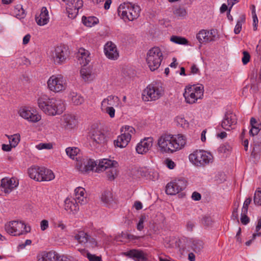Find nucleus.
I'll return each instance as SVG.
<instances>
[{
	"instance_id": "obj_23",
	"label": "nucleus",
	"mask_w": 261,
	"mask_h": 261,
	"mask_svg": "<svg viewBox=\"0 0 261 261\" xmlns=\"http://www.w3.org/2000/svg\"><path fill=\"white\" fill-rule=\"evenodd\" d=\"M119 98L114 95H109L103 99L101 103V108L117 107L119 103Z\"/></svg>"
},
{
	"instance_id": "obj_41",
	"label": "nucleus",
	"mask_w": 261,
	"mask_h": 261,
	"mask_svg": "<svg viewBox=\"0 0 261 261\" xmlns=\"http://www.w3.org/2000/svg\"><path fill=\"white\" fill-rule=\"evenodd\" d=\"M67 155L71 159H74L80 151L77 147H67L66 150Z\"/></svg>"
},
{
	"instance_id": "obj_51",
	"label": "nucleus",
	"mask_w": 261,
	"mask_h": 261,
	"mask_svg": "<svg viewBox=\"0 0 261 261\" xmlns=\"http://www.w3.org/2000/svg\"><path fill=\"white\" fill-rule=\"evenodd\" d=\"M115 107H111L110 108H102L101 110L102 111L108 114L111 118H114L115 115Z\"/></svg>"
},
{
	"instance_id": "obj_28",
	"label": "nucleus",
	"mask_w": 261,
	"mask_h": 261,
	"mask_svg": "<svg viewBox=\"0 0 261 261\" xmlns=\"http://www.w3.org/2000/svg\"><path fill=\"white\" fill-rule=\"evenodd\" d=\"M121 135L119 136L117 140L115 141V145L120 148L125 147L130 140V137L127 134H124L123 132Z\"/></svg>"
},
{
	"instance_id": "obj_47",
	"label": "nucleus",
	"mask_w": 261,
	"mask_h": 261,
	"mask_svg": "<svg viewBox=\"0 0 261 261\" xmlns=\"http://www.w3.org/2000/svg\"><path fill=\"white\" fill-rule=\"evenodd\" d=\"M66 11L69 18H74L79 13V10L76 9L72 8L69 6H67Z\"/></svg>"
},
{
	"instance_id": "obj_48",
	"label": "nucleus",
	"mask_w": 261,
	"mask_h": 261,
	"mask_svg": "<svg viewBox=\"0 0 261 261\" xmlns=\"http://www.w3.org/2000/svg\"><path fill=\"white\" fill-rule=\"evenodd\" d=\"M121 131L124 134H127L130 137V138H132V134H134L136 132L133 127L128 125L123 126L121 129Z\"/></svg>"
},
{
	"instance_id": "obj_61",
	"label": "nucleus",
	"mask_w": 261,
	"mask_h": 261,
	"mask_svg": "<svg viewBox=\"0 0 261 261\" xmlns=\"http://www.w3.org/2000/svg\"><path fill=\"white\" fill-rule=\"evenodd\" d=\"M261 128V127H255L254 126L253 128H251V129L249 131V133L250 135H252L253 136H257L259 135V132Z\"/></svg>"
},
{
	"instance_id": "obj_42",
	"label": "nucleus",
	"mask_w": 261,
	"mask_h": 261,
	"mask_svg": "<svg viewBox=\"0 0 261 261\" xmlns=\"http://www.w3.org/2000/svg\"><path fill=\"white\" fill-rule=\"evenodd\" d=\"M170 40L172 42L178 44L186 45L188 43V41L187 39L184 37L177 36H172L170 38Z\"/></svg>"
},
{
	"instance_id": "obj_43",
	"label": "nucleus",
	"mask_w": 261,
	"mask_h": 261,
	"mask_svg": "<svg viewBox=\"0 0 261 261\" xmlns=\"http://www.w3.org/2000/svg\"><path fill=\"white\" fill-rule=\"evenodd\" d=\"M231 149L232 147L230 144L225 143L220 145L218 148V151L221 153L228 154L230 152Z\"/></svg>"
},
{
	"instance_id": "obj_4",
	"label": "nucleus",
	"mask_w": 261,
	"mask_h": 261,
	"mask_svg": "<svg viewBox=\"0 0 261 261\" xmlns=\"http://www.w3.org/2000/svg\"><path fill=\"white\" fill-rule=\"evenodd\" d=\"M5 229L9 234L13 236H20L30 232L31 228L22 221H12L5 225Z\"/></svg>"
},
{
	"instance_id": "obj_9",
	"label": "nucleus",
	"mask_w": 261,
	"mask_h": 261,
	"mask_svg": "<svg viewBox=\"0 0 261 261\" xmlns=\"http://www.w3.org/2000/svg\"><path fill=\"white\" fill-rule=\"evenodd\" d=\"M49 89L55 92L62 91L66 88L65 79L61 75H52L47 81Z\"/></svg>"
},
{
	"instance_id": "obj_35",
	"label": "nucleus",
	"mask_w": 261,
	"mask_h": 261,
	"mask_svg": "<svg viewBox=\"0 0 261 261\" xmlns=\"http://www.w3.org/2000/svg\"><path fill=\"white\" fill-rule=\"evenodd\" d=\"M172 182L176 188L177 193L185 189L187 186V181L184 178L175 179Z\"/></svg>"
},
{
	"instance_id": "obj_57",
	"label": "nucleus",
	"mask_w": 261,
	"mask_h": 261,
	"mask_svg": "<svg viewBox=\"0 0 261 261\" xmlns=\"http://www.w3.org/2000/svg\"><path fill=\"white\" fill-rule=\"evenodd\" d=\"M145 219V217L143 216H141L139 218V222L137 224V229L141 231L144 228L143 223L144 222V220Z\"/></svg>"
},
{
	"instance_id": "obj_12",
	"label": "nucleus",
	"mask_w": 261,
	"mask_h": 261,
	"mask_svg": "<svg viewBox=\"0 0 261 261\" xmlns=\"http://www.w3.org/2000/svg\"><path fill=\"white\" fill-rule=\"evenodd\" d=\"M18 180L14 177H5L1 180L0 186V195L3 192L5 194H9L18 186Z\"/></svg>"
},
{
	"instance_id": "obj_16",
	"label": "nucleus",
	"mask_w": 261,
	"mask_h": 261,
	"mask_svg": "<svg viewBox=\"0 0 261 261\" xmlns=\"http://www.w3.org/2000/svg\"><path fill=\"white\" fill-rule=\"evenodd\" d=\"M106 56L112 60H116L119 57V53L115 44L112 42H107L104 47Z\"/></svg>"
},
{
	"instance_id": "obj_62",
	"label": "nucleus",
	"mask_w": 261,
	"mask_h": 261,
	"mask_svg": "<svg viewBox=\"0 0 261 261\" xmlns=\"http://www.w3.org/2000/svg\"><path fill=\"white\" fill-rule=\"evenodd\" d=\"M88 242H89L90 246L92 248H94L97 246V242L96 240L94 238L90 237V236H89Z\"/></svg>"
},
{
	"instance_id": "obj_27",
	"label": "nucleus",
	"mask_w": 261,
	"mask_h": 261,
	"mask_svg": "<svg viewBox=\"0 0 261 261\" xmlns=\"http://www.w3.org/2000/svg\"><path fill=\"white\" fill-rule=\"evenodd\" d=\"M78 203L74 199L67 198L65 200V210L69 213L74 214L79 209Z\"/></svg>"
},
{
	"instance_id": "obj_19",
	"label": "nucleus",
	"mask_w": 261,
	"mask_h": 261,
	"mask_svg": "<svg viewBox=\"0 0 261 261\" xmlns=\"http://www.w3.org/2000/svg\"><path fill=\"white\" fill-rule=\"evenodd\" d=\"M124 254L135 261H147L146 254L142 250L132 249L124 253Z\"/></svg>"
},
{
	"instance_id": "obj_10",
	"label": "nucleus",
	"mask_w": 261,
	"mask_h": 261,
	"mask_svg": "<svg viewBox=\"0 0 261 261\" xmlns=\"http://www.w3.org/2000/svg\"><path fill=\"white\" fill-rule=\"evenodd\" d=\"M67 56V49L62 46L54 47L49 53V57L55 64H63Z\"/></svg>"
},
{
	"instance_id": "obj_52",
	"label": "nucleus",
	"mask_w": 261,
	"mask_h": 261,
	"mask_svg": "<svg viewBox=\"0 0 261 261\" xmlns=\"http://www.w3.org/2000/svg\"><path fill=\"white\" fill-rule=\"evenodd\" d=\"M251 198H248L245 200L244 204H243V207L242 208V211H243V214L247 213L248 206L250 204V203H251Z\"/></svg>"
},
{
	"instance_id": "obj_24",
	"label": "nucleus",
	"mask_w": 261,
	"mask_h": 261,
	"mask_svg": "<svg viewBox=\"0 0 261 261\" xmlns=\"http://www.w3.org/2000/svg\"><path fill=\"white\" fill-rule=\"evenodd\" d=\"M91 139L93 141V145L103 144L107 141L105 134L99 130H94L91 136Z\"/></svg>"
},
{
	"instance_id": "obj_25",
	"label": "nucleus",
	"mask_w": 261,
	"mask_h": 261,
	"mask_svg": "<svg viewBox=\"0 0 261 261\" xmlns=\"http://www.w3.org/2000/svg\"><path fill=\"white\" fill-rule=\"evenodd\" d=\"M75 197L74 199L81 205L86 204L88 202V199L85 193L84 188L79 187L74 190Z\"/></svg>"
},
{
	"instance_id": "obj_22",
	"label": "nucleus",
	"mask_w": 261,
	"mask_h": 261,
	"mask_svg": "<svg viewBox=\"0 0 261 261\" xmlns=\"http://www.w3.org/2000/svg\"><path fill=\"white\" fill-rule=\"evenodd\" d=\"M62 124L67 129L74 128L77 123V120L74 115L65 114L61 119Z\"/></svg>"
},
{
	"instance_id": "obj_38",
	"label": "nucleus",
	"mask_w": 261,
	"mask_h": 261,
	"mask_svg": "<svg viewBox=\"0 0 261 261\" xmlns=\"http://www.w3.org/2000/svg\"><path fill=\"white\" fill-rule=\"evenodd\" d=\"M117 166H114L107 170V177L109 180L111 181L113 180L117 176L118 173V170L117 168Z\"/></svg>"
},
{
	"instance_id": "obj_58",
	"label": "nucleus",
	"mask_w": 261,
	"mask_h": 261,
	"mask_svg": "<svg viewBox=\"0 0 261 261\" xmlns=\"http://www.w3.org/2000/svg\"><path fill=\"white\" fill-rule=\"evenodd\" d=\"M37 148L39 150L43 149H50L52 147V145L49 143H40L36 146Z\"/></svg>"
},
{
	"instance_id": "obj_29",
	"label": "nucleus",
	"mask_w": 261,
	"mask_h": 261,
	"mask_svg": "<svg viewBox=\"0 0 261 261\" xmlns=\"http://www.w3.org/2000/svg\"><path fill=\"white\" fill-rule=\"evenodd\" d=\"M41 168V167L37 166H34L29 168L28 174L29 176L36 181H42V177L41 178L40 175V173H41V172H40Z\"/></svg>"
},
{
	"instance_id": "obj_55",
	"label": "nucleus",
	"mask_w": 261,
	"mask_h": 261,
	"mask_svg": "<svg viewBox=\"0 0 261 261\" xmlns=\"http://www.w3.org/2000/svg\"><path fill=\"white\" fill-rule=\"evenodd\" d=\"M201 222L203 225L209 226L212 225L213 221L210 217L205 216L203 217Z\"/></svg>"
},
{
	"instance_id": "obj_1",
	"label": "nucleus",
	"mask_w": 261,
	"mask_h": 261,
	"mask_svg": "<svg viewBox=\"0 0 261 261\" xmlns=\"http://www.w3.org/2000/svg\"><path fill=\"white\" fill-rule=\"evenodd\" d=\"M186 142V137L182 134H163L158 140V149L162 153H172L181 149Z\"/></svg>"
},
{
	"instance_id": "obj_2",
	"label": "nucleus",
	"mask_w": 261,
	"mask_h": 261,
	"mask_svg": "<svg viewBox=\"0 0 261 261\" xmlns=\"http://www.w3.org/2000/svg\"><path fill=\"white\" fill-rule=\"evenodd\" d=\"M37 102L39 108L48 115L60 114L65 110V105L62 100L49 98L46 95H42L38 98Z\"/></svg>"
},
{
	"instance_id": "obj_7",
	"label": "nucleus",
	"mask_w": 261,
	"mask_h": 261,
	"mask_svg": "<svg viewBox=\"0 0 261 261\" xmlns=\"http://www.w3.org/2000/svg\"><path fill=\"white\" fill-rule=\"evenodd\" d=\"M212 155L203 150H196L189 155V160L194 165L204 167L213 162Z\"/></svg>"
},
{
	"instance_id": "obj_30",
	"label": "nucleus",
	"mask_w": 261,
	"mask_h": 261,
	"mask_svg": "<svg viewBox=\"0 0 261 261\" xmlns=\"http://www.w3.org/2000/svg\"><path fill=\"white\" fill-rule=\"evenodd\" d=\"M82 77L85 81L90 82L92 81L95 77V75L92 72L91 69L89 67L83 66L80 71Z\"/></svg>"
},
{
	"instance_id": "obj_46",
	"label": "nucleus",
	"mask_w": 261,
	"mask_h": 261,
	"mask_svg": "<svg viewBox=\"0 0 261 261\" xmlns=\"http://www.w3.org/2000/svg\"><path fill=\"white\" fill-rule=\"evenodd\" d=\"M173 184L172 182H170L168 183L166 186V193L168 195H175L177 194V191L176 190V188L173 185Z\"/></svg>"
},
{
	"instance_id": "obj_54",
	"label": "nucleus",
	"mask_w": 261,
	"mask_h": 261,
	"mask_svg": "<svg viewBox=\"0 0 261 261\" xmlns=\"http://www.w3.org/2000/svg\"><path fill=\"white\" fill-rule=\"evenodd\" d=\"M87 257L89 261H102L101 257L92 254L89 252L87 253Z\"/></svg>"
},
{
	"instance_id": "obj_44",
	"label": "nucleus",
	"mask_w": 261,
	"mask_h": 261,
	"mask_svg": "<svg viewBox=\"0 0 261 261\" xmlns=\"http://www.w3.org/2000/svg\"><path fill=\"white\" fill-rule=\"evenodd\" d=\"M175 122L177 125L180 126L183 128L187 127L189 126L188 122L185 119L184 117L181 116L176 117Z\"/></svg>"
},
{
	"instance_id": "obj_37",
	"label": "nucleus",
	"mask_w": 261,
	"mask_h": 261,
	"mask_svg": "<svg viewBox=\"0 0 261 261\" xmlns=\"http://www.w3.org/2000/svg\"><path fill=\"white\" fill-rule=\"evenodd\" d=\"M67 6H69L72 8L76 9L79 10L83 6L82 0H64Z\"/></svg>"
},
{
	"instance_id": "obj_18",
	"label": "nucleus",
	"mask_w": 261,
	"mask_h": 261,
	"mask_svg": "<svg viewBox=\"0 0 261 261\" xmlns=\"http://www.w3.org/2000/svg\"><path fill=\"white\" fill-rule=\"evenodd\" d=\"M60 255L55 251L43 252L37 256L38 261H61Z\"/></svg>"
},
{
	"instance_id": "obj_21",
	"label": "nucleus",
	"mask_w": 261,
	"mask_h": 261,
	"mask_svg": "<svg viewBox=\"0 0 261 261\" xmlns=\"http://www.w3.org/2000/svg\"><path fill=\"white\" fill-rule=\"evenodd\" d=\"M76 57L78 59V62L83 66H86L91 60L89 51L84 48L79 49Z\"/></svg>"
},
{
	"instance_id": "obj_49",
	"label": "nucleus",
	"mask_w": 261,
	"mask_h": 261,
	"mask_svg": "<svg viewBox=\"0 0 261 261\" xmlns=\"http://www.w3.org/2000/svg\"><path fill=\"white\" fill-rule=\"evenodd\" d=\"M20 141V136L15 134L9 138V142L11 146L15 147L17 146Z\"/></svg>"
},
{
	"instance_id": "obj_14",
	"label": "nucleus",
	"mask_w": 261,
	"mask_h": 261,
	"mask_svg": "<svg viewBox=\"0 0 261 261\" xmlns=\"http://www.w3.org/2000/svg\"><path fill=\"white\" fill-rule=\"evenodd\" d=\"M237 123V118L236 114L230 111L226 112L224 117L222 121L221 126L226 130H230Z\"/></svg>"
},
{
	"instance_id": "obj_45",
	"label": "nucleus",
	"mask_w": 261,
	"mask_h": 261,
	"mask_svg": "<svg viewBox=\"0 0 261 261\" xmlns=\"http://www.w3.org/2000/svg\"><path fill=\"white\" fill-rule=\"evenodd\" d=\"M253 202L256 205H261V189L259 188L255 192Z\"/></svg>"
},
{
	"instance_id": "obj_63",
	"label": "nucleus",
	"mask_w": 261,
	"mask_h": 261,
	"mask_svg": "<svg viewBox=\"0 0 261 261\" xmlns=\"http://www.w3.org/2000/svg\"><path fill=\"white\" fill-rule=\"evenodd\" d=\"M253 137V144L261 145V134Z\"/></svg>"
},
{
	"instance_id": "obj_33",
	"label": "nucleus",
	"mask_w": 261,
	"mask_h": 261,
	"mask_svg": "<svg viewBox=\"0 0 261 261\" xmlns=\"http://www.w3.org/2000/svg\"><path fill=\"white\" fill-rule=\"evenodd\" d=\"M190 243L191 247L196 252H200L203 248V242L201 240L192 239Z\"/></svg>"
},
{
	"instance_id": "obj_6",
	"label": "nucleus",
	"mask_w": 261,
	"mask_h": 261,
	"mask_svg": "<svg viewBox=\"0 0 261 261\" xmlns=\"http://www.w3.org/2000/svg\"><path fill=\"white\" fill-rule=\"evenodd\" d=\"M163 58L162 52L158 47H153L148 51L146 60L150 70L154 71L160 67Z\"/></svg>"
},
{
	"instance_id": "obj_34",
	"label": "nucleus",
	"mask_w": 261,
	"mask_h": 261,
	"mask_svg": "<svg viewBox=\"0 0 261 261\" xmlns=\"http://www.w3.org/2000/svg\"><path fill=\"white\" fill-rule=\"evenodd\" d=\"M89 235L83 231H80L74 237L80 244H85L88 241Z\"/></svg>"
},
{
	"instance_id": "obj_53",
	"label": "nucleus",
	"mask_w": 261,
	"mask_h": 261,
	"mask_svg": "<svg viewBox=\"0 0 261 261\" xmlns=\"http://www.w3.org/2000/svg\"><path fill=\"white\" fill-rule=\"evenodd\" d=\"M243 54V57L242 59V61L244 65H246L250 61V56L247 51H244Z\"/></svg>"
},
{
	"instance_id": "obj_39",
	"label": "nucleus",
	"mask_w": 261,
	"mask_h": 261,
	"mask_svg": "<svg viewBox=\"0 0 261 261\" xmlns=\"http://www.w3.org/2000/svg\"><path fill=\"white\" fill-rule=\"evenodd\" d=\"M101 201L105 204H109L113 201L112 193L110 191H106L101 195Z\"/></svg>"
},
{
	"instance_id": "obj_3",
	"label": "nucleus",
	"mask_w": 261,
	"mask_h": 261,
	"mask_svg": "<svg viewBox=\"0 0 261 261\" xmlns=\"http://www.w3.org/2000/svg\"><path fill=\"white\" fill-rule=\"evenodd\" d=\"M140 10L138 5L130 3H124L119 6L118 13L125 21H133L139 17Z\"/></svg>"
},
{
	"instance_id": "obj_50",
	"label": "nucleus",
	"mask_w": 261,
	"mask_h": 261,
	"mask_svg": "<svg viewBox=\"0 0 261 261\" xmlns=\"http://www.w3.org/2000/svg\"><path fill=\"white\" fill-rule=\"evenodd\" d=\"M261 152V145L253 144V149L251 152V156L254 158H257L259 156Z\"/></svg>"
},
{
	"instance_id": "obj_60",
	"label": "nucleus",
	"mask_w": 261,
	"mask_h": 261,
	"mask_svg": "<svg viewBox=\"0 0 261 261\" xmlns=\"http://www.w3.org/2000/svg\"><path fill=\"white\" fill-rule=\"evenodd\" d=\"M165 163L167 167L170 169H173L175 166L174 162L169 159H166Z\"/></svg>"
},
{
	"instance_id": "obj_20",
	"label": "nucleus",
	"mask_w": 261,
	"mask_h": 261,
	"mask_svg": "<svg viewBox=\"0 0 261 261\" xmlns=\"http://www.w3.org/2000/svg\"><path fill=\"white\" fill-rule=\"evenodd\" d=\"M114 166H118V163L116 161L108 159H103L99 160L98 163H97L96 171L97 172L103 171Z\"/></svg>"
},
{
	"instance_id": "obj_11",
	"label": "nucleus",
	"mask_w": 261,
	"mask_h": 261,
	"mask_svg": "<svg viewBox=\"0 0 261 261\" xmlns=\"http://www.w3.org/2000/svg\"><path fill=\"white\" fill-rule=\"evenodd\" d=\"M97 167V162L94 160L87 157L83 158L80 160H77L76 167L77 169L82 173H87L94 170Z\"/></svg>"
},
{
	"instance_id": "obj_5",
	"label": "nucleus",
	"mask_w": 261,
	"mask_h": 261,
	"mask_svg": "<svg viewBox=\"0 0 261 261\" xmlns=\"http://www.w3.org/2000/svg\"><path fill=\"white\" fill-rule=\"evenodd\" d=\"M203 92L202 85H191L186 87L183 95L187 103L193 104L198 99L202 98Z\"/></svg>"
},
{
	"instance_id": "obj_15",
	"label": "nucleus",
	"mask_w": 261,
	"mask_h": 261,
	"mask_svg": "<svg viewBox=\"0 0 261 261\" xmlns=\"http://www.w3.org/2000/svg\"><path fill=\"white\" fill-rule=\"evenodd\" d=\"M153 141L152 137L145 138L142 140L136 147L137 152L141 154L147 152L152 146Z\"/></svg>"
},
{
	"instance_id": "obj_56",
	"label": "nucleus",
	"mask_w": 261,
	"mask_h": 261,
	"mask_svg": "<svg viewBox=\"0 0 261 261\" xmlns=\"http://www.w3.org/2000/svg\"><path fill=\"white\" fill-rule=\"evenodd\" d=\"M247 213L243 214V211L241 213V222L244 225H246L249 222V218L247 216Z\"/></svg>"
},
{
	"instance_id": "obj_40",
	"label": "nucleus",
	"mask_w": 261,
	"mask_h": 261,
	"mask_svg": "<svg viewBox=\"0 0 261 261\" xmlns=\"http://www.w3.org/2000/svg\"><path fill=\"white\" fill-rule=\"evenodd\" d=\"M245 16L244 15H241L239 19L237 21V23L236 25V27L234 29V33L236 34H239L241 30H242V24L245 22Z\"/></svg>"
},
{
	"instance_id": "obj_13",
	"label": "nucleus",
	"mask_w": 261,
	"mask_h": 261,
	"mask_svg": "<svg viewBox=\"0 0 261 261\" xmlns=\"http://www.w3.org/2000/svg\"><path fill=\"white\" fill-rule=\"evenodd\" d=\"M196 39L200 44L215 41L216 39V32L213 29L210 31L201 30L196 34Z\"/></svg>"
},
{
	"instance_id": "obj_32",
	"label": "nucleus",
	"mask_w": 261,
	"mask_h": 261,
	"mask_svg": "<svg viewBox=\"0 0 261 261\" xmlns=\"http://www.w3.org/2000/svg\"><path fill=\"white\" fill-rule=\"evenodd\" d=\"M69 99L74 105H81L84 101V99L83 96L74 92H71L70 93Z\"/></svg>"
},
{
	"instance_id": "obj_59",
	"label": "nucleus",
	"mask_w": 261,
	"mask_h": 261,
	"mask_svg": "<svg viewBox=\"0 0 261 261\" xmlns=\"http://www.w3.org/2000/svg\"><path fill=\"white\" fill-rule=\"evenodd\" d=\"M48 228V221L47 220H43L40 222V228L44 231Z\"/></svg>"
},
{
	"instance_id": "obj_36",
	"label": "nucleus",
	"mask_w": 261,
	"mask_h": 261,
	"mask_svg": "<svg viewBox=\"0 0 261 261\" xmlns=\"http://www.w3.org/2000/svg\"><path fill=\"white\" fill-rule=\"evenodd\" d=\"M82 21L84 24L88 27H92L98 22L97 18L94 16L86 17L83 16Z\"/></svg>"
},
{
	"instance_id": "obj_17",
	"label": "nucleus",
	"mask_w": 261,
	"mask_h": 261,
	"mask_svg": "<svg viewBox=\"0 0 261 261\" xmlns=\"http://www.w3.org/2000/svg\"><path fill=\"white\" fill-rule=\"evenodd\" d=\"M19 115L22 118L32 122H37L41 119V115H39L36 112L28 110L25 108L19 110Z\"/></svg>"
},
{
	"instance_id": "obj_31",
	"label": "nucleus",
	"mask_w": 261,
	"mask_h": 261,
	"mask_svg": "<svg viewBox=\"0 0 261 261\" xmlns=\"http://www.w3.org/2000/svg\"><path fill=\"white\" fill-rule=\"evenodd\" d=\"M40 172H41L40 177H42V181H50L55 178L54 173L51 170L41 167Z\"/></svg>"
},
{
	"instance_id": "obj_64",
	"label": "nucleus",
	"mask_w": 261,
	"mask_h": 261,
	"mask_svg": "<svg viewBox=\"0 0 261 261\" xmlns=\"http://www.w3.org/2000/svg\"><path fill=\"white\" fill-rule=\"evenodd\" d=\"M250 124L251 125V128H253L256 127H261V124L257 122L256 119L254 118H251L250 120Z\"/></svg>"
},
{
	"instance_id": "obj_8",
	"label": "nucleus",
	"mask_w": 261,
	"mask_h": 261,
	"mask_svg": "<svg viewBox=\"0 0 261 261\" xmlns=\"http://www.w3.org/2000/svg\"><path fill=\"white\" fill-rule=\"evenodd\" d=\"M164 94L163 87L156 84L149 85L143 91L142 98L144 101H155Z\"/></svg>"
},
{
	"instance_id": "obj_26",
	"label": "nucleus",
	"mask_w": 261,
	"mask_h": 261,
	"mask_svg": "<svg viewBox=\"0 0 261 261\" xmlns=\"http://www.w3.org/2000/svg\"><path fill=\"white\" fill-rule=\"evenodd\" d=\"M35 20L37 23L39 25H44L47 24L49 20L48 12L46 7L41 9L40 14L36 15Z\"/></svg>"
}]
</instances>
